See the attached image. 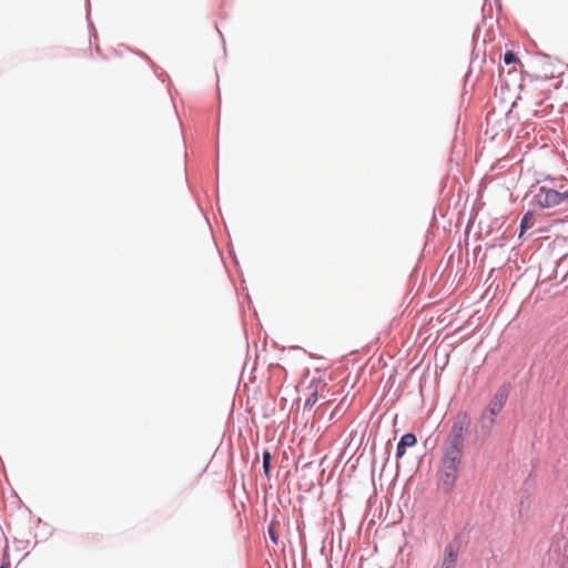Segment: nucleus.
<instances>
[{
	"mask_svg": "<svg viewBox=\"0 0 568 568\" xmlns=\"http://www.w3.org/2000/svg\"><path fill=\"white\" fill-rule=\"evenodd\" d=\"M37 521L40 524V523H42V519L40 517H38Z\"/></svg>",
	"mask_w": 568,
	"mask_h": 568,
	"instance_id": "nucleus-30",
	"label": "nucleus"
},
{
	"mask_svg": "<svg viewBox=\"0 0 568 568\" xmlns=\"http://www.w3.org/2000/svg\"><path fill=\"white\" fill-rule=\"evenodd\" d=\"M89 16H90V8H89V2L87 1V20H89Z\"/></svg>",
	"mask_w": 568,
	"mask_h": 568,
	"instance_id": "nucleus-22",
	"label": "nucleus"
},
{
	"mask_svg": "<svg viewBox=\"0 0 568 568\" xmlns=\"http://www.w3.org/2000/svg\"><path fill=\"white\" fill-rule=\"evenodd\" d=\"M511 389L513 384L510 382H503L493 394L485 409L481 412L478 424L484 436L491 434L498 415L508 402Z\"/></svg>",
	"mask_w": 568,
	"mask_h": 568,
	"instance_id": "nucleus-3",
	"label": "nucleus"
},
{
	"mask_svg": "<svg viewBox=\"0 0 568 568\" xmlns=\"http://www.w3.org/2000/svg\"><path fill=\"white\" fill-rule=\"evenodd\" d=\"M272 454L271 452L265 448L262 453V468L264 476L270 479L272 475Z\"/></svg>",
	"mask_w": 568,
	"mask_h": 568,
	"instance_id": "nucleus-9",
	"label": "nucleus"
},
{
	"mask_svg": "<svg viewBox=\"0 0 568 568\" xmlns=\"http://www.w3.org/2000/svg\"><path fill=\"white\" fill-rule=\"evenodd\" d=\"M141 57H143L145 60H148L149 62H151V59L148 57V54L143 53V52H140L139 53Z\"/></svg>",
	"mask_w": 568,
	"mask_h": 568,
	"instance_id": "nucleus-21",
	"label": "nucleus"
},
{
	"mask_svg": "<svg viewBox=\"0 0 568 568\" xmlns=\"http://www.w3.org/2000/svg\"><path fill=\"white\" fill-rule=\"evenodd\" d=\"M457 560V554L454 552L450 547L444 548L443 559L439 568H456Z\"/></svg>",
	"mask_w": 568,
	"mask_h": 568,
	"instance_id": "nucleus-8",
	"label": "nucleus"
},
{
	"mask_svg": "<svg viewBox=\"0 0 568 568\" xmlns=\"http://www.w3.org/2000/svg\"><path fill=\"white\" fill-rule=\"evenodd\" d=\"M469 542V537L465 536V531H458L455 534L452 541H449L445 548L450 547V549L458 555V551L463 549Z\"/></svg>",
	"mask_w": 568,
	"mask_h": 568,
	"instance_id": "nucleus-5",
	"label": "nucleus"
},
{
	"mask_svg": "<svg viewBox=\"0 0 568 568\" xmlns=\"http://www.w3.org/2000/svg\"><path fill=\"white\" fill-rule=\"evenodd\" d=\"M291 348H292V349H302V347H301V346H298V345L292 346Z\"/></svg>",
	"mask_w": 568,
	"mask_h": 568,
	"instance_id": "nucleus-26",
	"label": "nucleus"
},
{
	"mask_svg": "<svg viewBox=\"0 0 568 568\" xmlns=\"http://www.w3.org/2000/svg\"><path fill=\"white\" fill-rule=\"evenodd\" d=\"M317 399H318V392H317V386H315V389L312 390L308 394V396L306 397L304 405H303V410L304 412L311 410L313 408V406L316 404Z\"/></svg>",
	"mask_w": 568,
	"mask_h": 568,
	"instance_id": "nucleus-11",
	"label": "nucleus"
},
{
	"mask_svg": "<svg viewBox=\"0 0 568 568\" xmlns=\"http://www.w3.org/2000/svg\"><path fill=\"white\" fill-rule=\"evenodd\" d=\"M54 532V529H50L48 531H42V536H43V539L42 540H47L49 539Z\"/></svg>",
	"mask_w": 568,
	"mask_h": 568,
	"instance_id": "nucleus-18",
	"label": "nucleus"
},
{
	"mask_svg": "<svg viewBox=\"0 0 568 568\" xmlns=\"http://www.w3.org/2000/svg\"><path fill=\"white\" fill-rule=\"evenodd\" d=\"M519 99H520V95H518L517 99L513 102L511 108L516 106L517 100H519Z\"/></svg>",
	"mask_w": 568,
	"mask_h": 568,
	"instance_id": "nucleus-23",
	"label": "nucleus"
},
{
	"mask_svg": "<svg viewBox=\"0 0 568 568\" xmlns=\"http://www.w3.org/2000/svg\"><path fill=\"white\" fill-rule=\"evenodd\" d=\"M503 61L507 65L517 64V63L520 62L519 58L517 57V54L513 50H506L505 51V53L503 55Z\"/></svg>",
	"mask_w": 568,
	"mask_h": 568,
	"instance_id": "nucleus-12",
	"label": "nucleus"
},
{
	"mask_svg": "<svg viewBox=\"0 0 568 568\" xmlns=\"http://www.w3.org/2000/svg\"><path fill=\"white\" fill-rule=\"evenodd\" d=\"M417 436L413 432H407L399 438L396 452H395V458H396V466L399 467V460L405 456L406 449L412 448L417 445Z\"/></svg>",
	"mask_w": 568,
	"mask_h": 568,
	"instance_id": "nucleus-4",
	"label": "nucleus"
},
{
	"mask_svg": "<svg viewBox=\"0 0 568 568\" xmlns=\"http://www.w3.org/2000/svg\"><path fill=\"white\" fill-rule=\"evenodd\" d=\"M278 525H280V521L277 520V516L274 515L271 523L267 526L268 538L274 545H278V542H280V537L276 532V526H278Z\"/></svg>",
	"mask_w": 568,
	"mask_h": 568,
	"instance_id": "nucleus-10",
	"label": "nucleus"
},
{
	"mask_svg": "<svg viewBox=\"0 0 568 568\" xmlns=\"http://www.w3.org/2000/svg\"><path fill=\"white\" fill-rule=\"evenodd\" d=\"M498 10H501V0H494Z\"/></svg>",
	"mask_w": 568,
	"mask_h": 568,
	"instance_id": "nucleus-20",
	"label": "nucleus"
},
{
	"mask_svg": "<svg viewBox=\"0 0 568 568\" xmlns=\"http://www.w3.org/2000/svg\"><path fill=\"white\" fill-rule=\"evenodd\" d=\"M484 1H485V3H486L488 0H484Z\"/></svg>",
	"mask_w": 568,
	"mask_h": 568,
	"instance_id": "nucleus-31",
	"label": "nucleus"
},
{
	"mask_svg": "<svg viewBox=\"0 0 568 568\" xmlns=\"http://www.w3.org/2000/svg\"><path fill=\"white\" fill-rule=\"evenodd\" d=\"M434 445H435V440H434V442H432V438H430V437H428V438L424 442V446H425L426 448H433V447H434Z\"/></svg>",
	"mask_w": 568,
	"mask_h": 568,
	"instance_id": "nucleus-19",
	"label": "nucleus"
},
{
	"mask_svg": "<svg viewBox=\"0 0 568 568\" xmlns=\"http://www.w3.org/2000/svg\"><path fill=\"white\" fill-rule=\"evenodd\" d=\"M318 382H320V379H318V378L313 377V378L311 379V382H310V384H308V387H307V388H308V389L314 390V389H315V386H317V383H318Z\"/></svg>",
	"mask_w": 568,
	"mask_h": 568,
	"instance_id": "nucleus-16",
	"label": "nucleus"
},
{
	"mask_svg": "<svg viewBox=\"0 0 568 568\" xmlns=\"http://www.w3.org/2000/svg\"><path fill=\"white\" fill-rule=\"evenodd\" d=\"M480 26L477 24L474 32H473V42H474V47H473V50H471V55H470V64H469V68L466 72V77H468L471 71H473V64L475 63V61L478 59L479 57V48H478V40H479V36H480Z\"/></svg>",
	"mask_w": 568,
	"mask_h": 568,
	"instance_id": "nucleus-6",
	"label": "nucleus"
},
{
	"mask_svg": "<svg viewBox=\"0 0 568 568\" xmlns=\"http://www.w3.org/2000/svg\"><path fill=\"white\" fill-rule=\"evenodd\" d=\"M95 50H97V52H100V48L98 44H95Z\"/></svg>",
	"mask_w": 568,
	"mask_h": 568,
	"instance_id": "nucleus-27",
	"label": "nucleus"
},
{
	"mask_svg": "<svg viewBox=\"0 0 568 568\" xmlns=\"http://www.w3.org/2000/svg\"><path fill=\"white\" fill-rule=\"evenodd\" d=\"M14 542L22 545V547H20L19 549H26L30 545V540L29 539H18V538H14Z\"/></svg>",
	"mask_w": 568,
	"mask_h": 568,
	"instance_id": "nucleus-15",
	"label": "nucleus"
},
{
	"mask_svg": "<svg viewBox=\"0 0 568 568\" xmlns=\"http://www.w3.org/2000/svg\"><path fill=\"white\" fill-rule=\"evenodd\" d=\"M89 29H90V44H92L93 42L97 41L98 39V34H97V30L94 29L93 24L91 22H89Z\"/></svg>",
	"mask_w": 568,
	"mask_h": 568,
	"instance_id": "nucleus-13",
	"label": "nucleus"
},
{
	"mask_svg": "<svg viewBox=\"0 0 568 568\" xmlns=\"http://www.w3.org/2000/svg\"><path fill=\"white\" fill-rule=\"evenodd\" d=\"M541 57H542L544 59H550V55H549V54H546V53H541Z\"/></svg>",
	"mask_w": 568,
	"mask_h": 568,
	"instance_id": "nucleus-25",
	"label": "nucleus"
},
{
	"mask_svg": "<svg viewBox=\"0 0 568 568\" xmlns=\"http://www.w3.org/2000/svg\"><path fill=\"white\" fill-rule=\"evenodd\" d=\"M535 221V213L532 210H528L525 212L521 216L520 224H519V233L518 237L523 239L525 233L532 227Z\"/></svg>",
	"mask_w": 568,
	"mask_h": 568,
	"instance_id": "nucleus-7",
	"label": "nucleus"
},
{
	"mask_svg": "<svg viewBox=\"0 0 568 568\" xmlns=\"http://www.w3.org/2000/svg\"><path fill=\"white\" fill-rule=\"evenodd\" d=\"M9 566V562H2V565L0 566V568H7Z\"/></svg>",
	"mask_w": 568,
	"mask_h": 568,
	"instance_id": "nucleus-24",
	"label": "nucleus"
},
{
	"mask_svg": "<svg viewBox=\"0 0 568 568\" xmlns=\"http://www.w3.org/2000/svg\"><path fill=\"white\" fill-rule=\"evenodd\" d=\"M529 193H534L529 205L532 207L554 209L568 206V181L561 176L545 175L531 185Z\"/></svg>",
	"mask_w": 568,
	"mask_h": 568,
	"instance_id": "nucleus-2",
	"label": "nucleus"
},
{
	"mask_svg": "<svg viewBox=\"0 0 568 568\" xmlns=\"http://www.w3.org/2000/svg\"><path fill=\"white\" fill-rule=\"evenodd\" d=\"M234 262L239 264V260L236 258V256H234Z\"/></svg>",
	"mask_w": 568,
	"mask_h": 568,
	"instance_id": "nucleus-29",
	"label": "nucleus"
},
{
	"mask_svg": "<svg viewBox=\"0 0 568 568\" xmlns=\"http://www.w3.org/2000/svg\"><path fill=\"white\" fill-rule=\"evenodd\" d=\"M526 74L528 75V78L534 79L532 75L529 74L528 72H526Z\"/></svg>",
	"mask_w": 568,
	"mask_h": 568,
	"instance_id": "nucleus-28",
	"label": "nucleus"
},
{
	"mask_svg": "<svg viewBox=\"0 0 568 568\" xmlns=\"http://www.w3.org/2000/svg\"><path fill=\"white\" fill-rule=\"evenodd\" d=\"M392 447H393L392 440L388 439L386 443V446H385V463H387L389 460Z\"/></svg>",
	"mask_w": 568,
	"mask_h": 568,
	"instance_id": "nucleus-14",
	"label": "nucleus"
},
{
	"mask_svg": "<svg viewBox=\"0 0 568 568\" xmlns=\"http://www.w3.org/2000/svg\"><path fill=\"white\" fill-rule=\"evenodd\" d=\"M473 527L469 523H466L460 531H465V536L469 537V534L471 531Z\"/></svg>",
	"mask_w": 568,
	"mask_h": 568,
	"instance_id": "nucleus-17",
	"label": "nucleus"
},
{
	"mask_svg": "<svg viewBox=\"0 0 568 568\" xmlns=\"http://www.w3.org/2000/svg\"><path fill=\"white\" fill-rule=\"evenodd\" d=\"M471 418L465 410L456 414L453 425L443 444L442 467L438 471V488L450 495L458 483V473L463 463L465 438L469 432Z\"/></svg>",
	"mask_w": 568,
	"mask_h": 568,
	"instance_id": "nucleus-1",
	"label": "nucleus"
}]
</instances>
